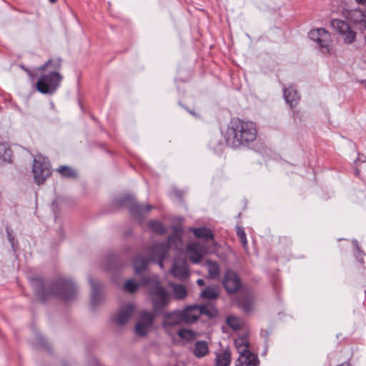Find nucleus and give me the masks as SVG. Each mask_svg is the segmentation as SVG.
I'll return each mask as SVG.
<instances>
[{
	"instance_id": "obj_26",
	"label": "nucleus",
	"mask_w": 366,
	"mask_h": 366,
	"mask_svg": "<svg viewBox=\"0 0 366 366\" xmlns=\"http://www.w3.org/2000/svg\"><path fill=\"white\" fill-rule=\"evenodd\" d=\"M107 265L106 269L108 271L115 269L121 266L119 262V257L115 253H109L107 256Z\"/></svg>"
},
{
	"instance_id": "obj_7",
	"label": "nucleus",
	"mask_w": 366,
	"mask_h": 366,
	"mask_svg": "<svg viewBox=\"0 0 366 366\" xmlns=\"http://www.w3.org/2000/svg\"><path fill=\"white\" fill-rule=\"evenodd\" d=\"M235 341L236 347L239 353V357L236 360L234 366H259V360L257 355L249 350V344L243 340Z\"/></svg>"
},
{
	"instance_id": "obj_25",
	"label": "nucleus",
	"mask_w": 366,
	"mask_h": 366,
	"mask_svg": "<svg viewBox=\"0 0 366 366\" xmlns=\"http://www.w3.org/2000/svg\"><path fill=\"white\" fill-rule=\"evenodd\" d=\"M189 253V259L194 264H198L202 259V254L198 251L195 244H190L187 247Z\"/></svg>"
},
{
	"instance_id": "obj_31",
	"label": "nucleus",
	"mask_w": 366,
	"mask_h": 366,
	"mask_svg": "<svg viewBox=\"0 0 366 366\" xmlns=\"http://www.w3.org/2000/svg\"><path fill=\"white\" fill-rule=\"evenodd\" d=\"M219 295L218 291L216 288L212 287H207L202 292H201V297L207 299V300H214Z\"/></svg>"
},
{
	"instance_id": "obj_16",
	"label": "nucleus",
	"mask_w": 366,
	"mask_h": 366,
	"mask_svg": "<svg viewBox=\"0 0 366 366\" xmlns=\"http://www.w3.org/2000/svg\"><path fill=\"white\" fill-rule=\"evenodd\" d=\"M169 245L165 242L155 243L149 248L150 260H154L158 258L165 259Z\"/></svg>"
},
{
	"instance_id": "obj_11",
	"label": "nucleus",
	"mask_w": 366,
	"mask_h": 366,
	"mask_svg": "<svg viewBox=\"0 0 366 366\" xmlns=\"http://www.w3.org/2000/svg\"><path fill=\"white\" fill-rule=\"evenodd\" d=\"M331 26L344 36L345 44H350L355 41L356 33L351 29L350 25L346 21L335 19L331 21Z\"/></svg>"
},
{
	"instance_id": "obj_44",
	"label": "nucleus",
	"mask_w": 366,
	"mask_h": 366,
	"mask_svg": "<svg viewBox=\"0 0 366 366\" xmlns=\"http://www.w3.org/2000/svg\"><path fill=\"white\" fill-rule=\"evenodd\" d=\"M164 260V259L158 258V259H154V260H152V261L156 262L161 268H163V267H164V265H163Z\"/></svg>"
},
{
	"instance_id": "obj_1",
	"label": "nucleus",
	"mask_w": 366,
	"mask_h": 366,
	"mask_svg": "<svg viewBox=\"0 0 366 366\" xmlns=\"http://www.w3.org/2000/svg\"><path fill=\"white\" fill-rule=\"evenodd\" d=\"M30 282L41 302H45L49 296L54 295L65 302H69L74 300L77 295L76 285L69 278L59 277L52 282L49 288L42 278L33 277Z\"/></svg>"
},
{
	"instance_id": "obj_24",
	"label": "nucleus",
	"mask_w": 366,
	"mask_h": 366,
	"mask_svg": "<svg viewBox=\"0 0 366 366\" xmlns=\"http://www.w3.org/2000/svg\"><path fill=\"white\" fill-rule=\"evenodd\" d=\"M209 276L211 279H217L219 276V265L215 261L207 260V262Z\"/></svg>"
},
{
	"instance_id": "obj_51",
	"label": "nucleus",
	"mask_w": 366,
	"mask_h": 366,
	"mask_svg": "<svg viewBox=\"0 0 366 366\" xmlns=\"http://www.w3.org/2000/svg\"><path fill=\"white\" fill-rule=\"evenodd\" d=\"M63 366H68V365L66 363H64Z\"/></svg>"
},
{
	"instance_id": "obj_35",
	"label": "nucleus",
	"mask_w": 366,
	"mask_h": 366,
	"mask_svg": "<svg viewBox=\"0 0 366 366\" xmlns=\"http://www.w3.org/2000/svg\"><path fill=\"white\" fill-rule=\"evenodd\" d=\"M151 328V327L144 325L139 322H137L134 330L137 335L144 337L147 335Z\"/></svg>"
},
{
	"instance_id": "obj_34",
	"label": "nucleus",
	"mask_w": 366,
	"mask_h": 366,
	"mask_svg": "<svg viewBox=\"0 0 366 366\" xmlns=\"http://www.w3.org/2000/svg\"><path fill=\"white\" fill-rule=\"evenodd\" d=\"M352 17H355L354 21L355 24L362 25L366 28V13L365 14L361 10H357L352 12Z\"/></svg>"
},
{
	"instance_id": "obj_33",
	"label": "nucleus",
	"mask_w": 366,
	"mask_h": 366,
	"mask_svg": "<svg viewBox=\"0 0 366 366\" xmlns=\"http://www.w3.org/2000/svg\"><path fill=\"white\" fill-rule=\"evenodd\" d=\"M11 157V151L9 146L5 143H0V159L3 161H10Z\"/></svg>"
},
{
	"instance_id": "obj_4",
	"label": "nucleus",
	"mask_w": 366,
	"mask_h": 366,
	"mask_svg": "<svg viewBox=\"0 0 366 366\" xmlns=\"http://www.w3.org/2000/svg\"><path fill=\"white\" fill-rule=\"evenodd\" d=\"M115 203L119 207H128L132 217L140 222H143L144 214L149 213L151 209L154 208L150 204L137 203L134 197L129 194H126L117 197L115 199Z\"/></svg>"
},
{
	"instance_id": "obj_19",
	"label": "nucleus",
	"mask_w": 366,
	"mask_h": 366,
	"mask_svg": "<svg viewBox=\"0 0 366 366\" xmlns=\"http://www.w3.org/2000/svg\"><path fill=\"white\" fill-rule=\"evenodd\" d=\"M232 354L229 350H224L221 352H216L214 366H230Z\"/></svg>"
},
{
	"instance_id": "obj_9",
	"label": "nucleus",
	"mask_w": 366,
	"mask_h": 366,
	"mask_svg": "<svg viewBox=\"0 0 366 366\" xmlns=\"http://www.w3.org/2000/svg\"><path fill=\"white\" fill-rule=\"evenodd\" d=\"M309 38L317 42L321 52L330 54L332 47L330 44V34L324 28L312 29L308 34Z\"/></svg>"
},
{
	"instance_id": "obj_8",
	"label": "nucleus",
	"mask_w": 366,
	"mask_h": 366,
	"mask_svg": "<svg viewBox=\"0 0 366 366\" xmlns=\"http://www.w3.org/2000/svg\"><path fill=\"white\" fill-rule=\"evenodd\" d=\"M255 300V294L249 287H244L234 299L237 307L247 314L253 311Z\"/></svg>"
},
{
	"instance_id": "obj_46",
	"label": "nucleus",
	"mask_w": 366,
	"mask_h": 366,
	"mask_svg": "<svg viewBox=\"0 0 366 366\" xmlns=\"http://www.w3.org/2000/svg\"><path fill=\"white\" fill-rule=\"evenodd\" d=\"M187 111L188 112H189V113H190L192 115H193L194 117H199V115H198V114H197L194 112H193V111H192V110H189V109H187Z\"/></svg>"
},
{
	"instance_id": "obj_14",
	"label": "nucleus",
	"mask_w": 366,
	"mask_h": 366,
	"mask_svg": "<svg viewBox=\"0 0 366 366\" xmlns=\"http://www.w3.org/2000/svg\"><path fill=\"white\" fill-rule=\"evenodd\" d=\"M134 311V306L132 304H127L119 309V312L112 320L117 325H124L132 316Z\"/></svg>"
},
{
	"instance_id": "obj_32",
	"label": "nucleus",
	"mask_w": 366,
	"mask_h": 366,
	"mask_svg": "<svg viewBox=\"0 0 366 366\" xmlns=\"http://www.w3.org/2000/svg\"><path fill=\"white\" fill-rule=\"evenodd\" d=\"M172 287L173 288L174 295L177 299H183L187 296V291L183 285L173 284Z\"/></svg>"
},
{
	"instance_id": "obj_36",
	"label": "nucleus",
	"mask_w": 366,
	"mask_h": 366,
	"mask_svg": "<svg viewBox=\"0 0 366 366\" xmlns=\"http://www.w3.org/2000/svg\"><path fill=\"white\" fill-rule=\"evenodd\" d=\"M173 231L174 234H169L167 237V241L164 242L165 243H168L169 246L171 244L175 242L178 239H179L178 234L182 232V229L179 226H174L173 227Z\"/></svg>"
},
{
	"instance_id": "obj_10",
	"label": "nucleus",
	"mask_w": 366,
	"mask_h": 366,
	"mask_svg": "<svg viewBox=\"0 0 366 366\" xmlns=\"http://www.w3.org/2000/svg\"><path fill=\"white\" fill-rule=\"evenodd\" d=\"M222 285L229 295L236 294L238 292H241L244 287H247V286H242L240 277L236 272L232 269L225 271L222 280Z\"/></svg>"
},
{
	"instance_id": "obj_12",
	"label": "nucleus",
	"mask_w": 366,
	"mask_h": 366,
	"mask_svg": "<svg viewBox=\"0 0 366 366\" xmlns=\"http://www.w3.org/2000/svg\"><path fill=\"white\" fill-rule=\"evenodd\" d=\"M89 282L92 287L90 305L92 310H95L103 300L102 285L92 277H89Z\"/></svg>"
},
{
	"instance_id": "obj_5",
	"label": "nucleus",
	"mask_w": 366,
	"mask_h": 366,
	"mask_svg": "<svg viewBox=\"0 0 366 366\" xmlns=\"http://www.w3.org/2000/svg\"><path fill=\"white\" fill-rule=\"evenodd\" d=\"M63 76L59 71H49L43 74L36 83L37 90L44 94H53L60 86Z\"/></svg>"
},
{
	"instance_id": "obj_22",
	"label": "nucleus",
	"mask_w": 366,
	"mask_h": 366,
	"mask_svg": "<svg viewBox=\"0 0 366 366\" xmlns=\"http://www.w3.org/2000/svg\"><path fill=\"white\" fill-rule=\"evenodd\" d=\"M49 68L51 69L50 71L60 72L61 69V59L59 57L56 59H50L46 61L44 64L39 66L38 70L44 71Z\"/></svg>"
},
{
	"instance_id": "obj_42",
	"label": "nucleus",
	"mask_w": 366,
	"mask_h": 366,
	"mask_svg": "<svg viewBox=\"0 0 366 366\" xmlns=\"http://www.w3.org/2000/svg\"><path fill=\"white\" fill-rule=\"evenodd\" d=\"M6 230L8 240L10 242L13 250L15 251L16 249H15V246H14V237L12 235V230L8 227H6Z\"/></svg>"
},
{
	"instance_id": "obj_17",
	"label": "nucleus",
	"mask_w": 366,
	"mask_h": 366,
	"mask_svg": "<svg viewBox=\"0 0 366 366\" xmlns=\"http://www.w3.org/2000/svg\"><path fill=\"white\" fill-rule=\"evenodd\" d=\"M184 322L192 323L196 322L199 317L197 305H190L181 310Z\"/></svg>"
},
{
	"instance_id": "obj_29",
	"label": "nucleus",
	"mask_w": 366,
	"mask_h": 366,
	"mask_svg": "<svg viewBox=\"0 0 366 366\" xmlns=\"http://www.w3.org/2000/svg\"><path fill=\"white\" fill-rule=\"evenodd\" d=\"M149 228L154 233L164 234L167 232L162 223L157 220H150L148 222Z\"/></svg>"
},
{
	"instance_id": "obj_37",
	"label": "nucleus",
	"mask_w": 366,
	"mask_h": 366,
	"mask_svg": "<svg viewBox=\"0 0 366 366\" xmlns=\"http://www.w3.org/2000/svg\"><path fill=\"white\" fill-rule=\"evenodd\" d=\"M177 335L180 338L187 340H191L194 337V332L192 330L184 328L179 330Z\"/></svg>"
},
{
	"instance_id": "obj_21",
	"label": "nucleus",
	"mask_w": 366,
	"mask_h": 366,
	"mask_svg": "<svg viewBox=\"0 0 366 366\" xmlns=\"http://www.w3.org/2000/svg\"><path fill=\"white\" fill-rule=\"evenodd\" d=\"M150 258L143 257L142 254H137L134 259L133 265L137 274L147 269Z\"/></svg>"
},
{
	"instance_id": "obj_15",
	"label": "nucleus",
	"mask_w": 366,
	"mask_h": 366,
	"mask_svg": "<svg viewBox=\"0 0 366 366\" xmlns=\"http://www.w3.org/2000/svg\"><path fill=\"white\" fill-rule=\"evenodd\" d=\"M184 322L181 311H173L164 315L163 327L167 330L171 327L181 325Z\"/></svg>"
},
{
	"instance_id": "obj_43",
	"label": "nucleus",
	"mask_w": 366,
	"mask_h": 366,
	"mask_svg": "<svg viewBox=\"0 0 366 366\" xmlns=\"http://www.w3.org/2000/svg\"><path fill=\"white\" fill-rule=\"evenodd\" d=\"M355 247L358 251V254L357 256V260L361 263V264H363L364 263V260H363V254H364V252L360 249L359 245L357 244V242L355 241Z\"/></svg>"
},
{
	"instance_id": "obj_23",
	"label": "nucleus",
	"mask_w": 366,
	"mask_h": 366,
	"mask_svg": "<svg viewBox=\"0 0 366 366\" xmlns=\"http://www.w3.org/2000/svg\"><path fill=\"white\" fill-rule=\"evenodd\" d=\"M209 347L207 342L204 340L197 341L193 349V354L197 358H202L208 354Z\"/></svg>"
},
{
	"instance_id": "obj_47",
	"label": "nucleus",
	"mask_w": 366,
	"mask_h": 366,
	"mask_svg": "<svg viewBox=\"0 0 366 366\" xmlns=\"http://www.w3.org/2000/svg\"><path fill=\"white\" fill-rule=\"evenodd\" d=\"M261 335L267 337L269 335V332L267 331L262 330Z\"/></svg>"
},
{
	"instance_id": "obj_2",
	"label": "nucleus",
	"mask_w": 366,
	"mask_h": 366,
	"mask_svg": "<svg viewBox=\"0 0 366 366\" xmlns=\"http://www.w3.org/2000/svg\"><path fill=\"white\" fill-rule=\"evenodd\" d=\"M226 144L232 148L249 147L257 137V129L255 123L244 121L239 118H232L224 132Z\"/></svg>"
},
{
	"instance_id": "obj_18",
	"label": "nucleus",
	"mask_w": 366,
	"mask_h": 366,
	"mask_svg": "<svg viewBox=\"0 0 366 366\" xmlns=\"http://www.w3.org/2000/svg\"><path fill=\"white\" fill-rule=\"evenodd\" d=\"M283 94L287 104H288L291 107H295L297 104L300 99V96L296 89L293 86L284 88Z\"/></svg>"
},
{
	"instance_id": "obj_28",
	"label": "nucleus",
	"mask_w": 366,
	"mask_h": 366,
	"mask_svg": "<svg viewBox=\"0 0 366 366\" xmlns=\"http://www.w3.org/2000/svg\"><path fill=\"white\" fill-rule=\"evenodd\" d=\"M197 308L199 316L204 315L211 318L216 316L217 313L216 309L212 305H197Z\"/></svg>"
},
{
	"instance_id": "obj_49",
	"label": "nucleus",
	"mask_w": 366,
	"mask_h": 366,
	"mask_svg": "<svg viewBox=\"0 0 366 366\" xmlns=\"http://www.w3.org/2000/svg\"><path fill=\"white\" fill-rule=\"evenodd\" d=\"M56 1H57V0H49V1H50L51 3H53V4H54V3H56Z\"/></svg>"
},
{
	"instance_id": "obj_6",
	"label": "nucleus",
	"mask_w": 366,
	"mask_h": 366,
	"mask_svg": "<svg viewBox=\"0 0 366 366\" xmlns=\"http://www.w3.org/2000/svg\"><path fill=\"white\" fill-rule=\"evenodd\" d=\"M32 173L34 182L37 184H43L51 173L48 159L41 155H36L34 159Z\"/></svg>"
},
{
	"instance_id": "obj_48",
	"label": "nucleus",
	"mask_w": 366,
	"mask_h": 366,
	"mask_svg": "<svg viewBox=\"0 0 366 366\" xmlns=\"http://www.w3.org/2000/svg\"><path fill=\"white\" fill-rule=\"evenodd\" d=\"M357 3L366 5V0H355Z\"/></svg>"
},
{
	"instance_id": "obj_40",
	"label": "nucleus",
	"mask_w": 366,
	"mask_h": 366,
	"mask_svg": "<svg viewBox=\"0 0 366 366\" xmlns=\"http://www.w3.org/2000/svg\"><path fill=\"white\" fill-rule=\"evenodd\" d=\"M227 322L228 325L234 330H239L240 328L238 319L234 316L228 317L227 319Z\"/></svg>"
},
{
	"instance_id": "obj_13",
	"label": "nucleus",
	"mask_w": 366,
	"mask_h": 366,
	"mask_svg": "<svg viewBox=\"0 0 366 366\" xmlns=\"http://www.w3.org/2000/svg\"><path fill=\"white\" fill-rule=\"evenodd\" d=\"M171 273L179 280L187 277L189 272L187 261L182 258H175L171 269Z\"/></svg>"
},
{
	"instance_id": "obj_27",
	"label": "nucleus",
	"mask_w": 366,
	"mask_h": 366,
	"mask_svg": "<svg viewBox=\"0 0 366 366\" xmlns=\"http://www.w3.org/2000/svg\"><path fill=\"white\" fill-rule=\"evenodd\" d=\"M154 318L155 317L152 312L142 310L139 314V320L138 322L152 327Z\"/></svg>"
},
{
	"instance_id": "obj_30",
	"label": "nucleus",
	"mask_w": 366,
	"mask_h": 366,
	"mask_svg": "<svg viewBox=\"0 0 366 366\" xmlns=\"http://www.w3.org/2000/svg\"><path fill=\"white\" fill-rule=\"evenodd\" d=\"M56 170L63 177L75 178L77 176V173L72 168L68 166H60Z\"/></svg>"
},
{
	"instance_id": "obj_45",
	"label": "nucleus",
	"mask_w": 366,
	"mask_h": 366,
	"mask_svg": "<svg viewBox=\"0 0 366 366\" xmlns=\"http://www.w3.org/2000/svg\"><path fill=\"white\" fill-rule=\"evenodd\" d=\"M197 284L199 285V286H204L205 285V282H204V280H202V279H199L197 280Z\"/></svg>"
},
{
	"instance_id": "obj_38",
	"label": "nucleus",
	"mask_w": 366,
	"mask_h": 366,
	"mask_svg": "<svg viewBox=\"0 0 366 366\" xmlns=\"http://www.w3.org/2000/svg\"><path fill=\"white\" fill-rule=\"evenodd\" d=\"M138 285L136 282L132 280H129L126 282L124 285V290L130 293H134L137 291Z\"/></svg>"
},
{
	"instance_id": "obj_50",
	"label": "nucleus",
	"mask_w": 366,
	"mask_h": 366,
	"mask_svg": "<svg viewBox=\"0 0 366 366\" xmlns=\"http://www.w3.org/2000/svg\"><path fill=\"white\" fill-rule=\"evenodd\" d=\"M355 174H356L357 176H358L359 175V171L356 170Z\"/></svg>"
},
{
	"instance_id": "obj_20",
	"label": "nucleus",
	"mask_w": 366,
	"mask_h": 366,
	"mask_svg": "<svg viewBox=\"0 0 366 366\" xmlns=\"http://www.w3.org/2000/svg\"><path fill=\"white\" fill-rule=\"evenodd\" d=\"M190 230L193 232L194 235L199 239L208 242L214 239V234L212 230L205 227H200L197 228H191Z\"/></svg>"
},
{
	"instance_id": "obj_39",
	"label": "nucleus",
	"mask_w": 366,
	"mask_h": 366,
	"mask_svg": "<svg viewBox=\"0 0 366 366\" xmlns=\"http://www.w3.org/2000/svg\"><path fill=\"white\" fill-rule=\"evenodd\" d=\"M36 343L39 346H41L42 348L46 350H50L49 343L46 342V339L40 333L36 334Z\"/></svg>"
},
{
	"instance_id": "obj_3",
	"label": "nucleus",
	"mask_w": 366,
	"mask_h": 366,
	"mask_svg": "<svg viewBox=\"0 0 366 366\" xmlns=\"http://www.w3.org/2000/svg\"><path fill=\"white\" fill-rule=\"evenodd\" d=\"M141 285L148 288L154 312L156 314L162 313L169 303L170 295L161 285L159 276L154 274L144 276L141 279Z\"/></svg>"
},
{
	"instance_id": "obj_41",
	"label": "nucleus",
	"mask_w": 366,
	"mask_h": 366,
	"mask_svg": "<svg viewBox=\"0 0 366 366\" xmlns=\"http://www.w3.org/2000/svg\"><path fill=\"white\" fill-rule=\"evenodd\" d=\"M237 235L238 236L239 241L244 247L247 244V237L244 229L241 227H238L237 229Z\"/></svg>"
}]
</instances>
